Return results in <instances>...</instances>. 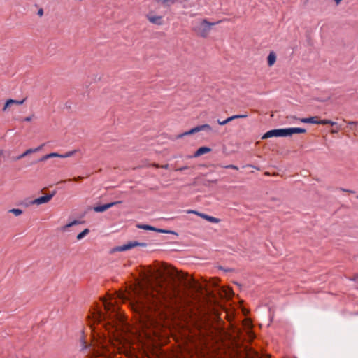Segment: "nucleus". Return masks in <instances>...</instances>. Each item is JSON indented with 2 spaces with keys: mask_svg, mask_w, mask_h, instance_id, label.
I'll use <instances>...</instances> for the list:
<instances>
[{
  "mask_svg": "<svg viewBox=\"0 0 358 358\" xmlns=\"http://www.w3.org/2000/svg\"><path fill=\"white\" fill-rule=\"evenodd\" d=\"M137 227L138 229H144V230L154 231H156V232H158V233L171 234H175L174 231H170V230H165V229H157V228H155V227H154L152 226L147 225V224H138Z\"/></svg>",
  "mask_w": 358,
  "mask_h": 358,
  "instance_id": "423d86ee",
  "label": "nucleus"
},
{
  "mask_svg": "<svg viewBox=\"0 0 358 358\" xmlns=\"http://www.w3.org/2000/svg\"><path fill=\"white\" fill-rule=\"evenodd\" d=\"M139 243L138 242H134V243H129L127 244H124L120 247L118 248L119 251H125L127 250H129L135 246L138 245Z\"/></svg>",
  "mask_w": 358,
  "mask_h": 358,
  "instance_id": "ddd939ff",
  "label": "nucleus"
},
{
  "mask_svg": "<svg viewBox=\"0 0 358 358\" xmlns=\"http://www.w3.org/2000/svg\"><path fill=\"white\" fill-rule=\"evenodd\" d=\"M290 135L291 128L273 129L266 132L263 135L262 139H266L271 137L288 136Z\"/></svg>",
  "mask_w": 358,
  "mask_h": 358,
  "instance_id": "20e7f679",
  "label": "nucleus"
},
{
  "mask_svg": "<svg viewBox=\"0 0 358 358\" xmlns=\"http://www.w3.org/2000/svg\"><path fill=\"white\" fill-rule=\"evenodd\" d=\"M318 124H322V125L331 124V125L334 126V125L336 124V122H333L330 120H318Z\"/></svg>",
  "mask_w": 358,
  "mask_h": 358,
  "instance_id": "aec40b11",
  "label": "nucleus"
},
{
  "mask_svg": "<svg viewBox=\"0 0 358 358\" xmlns=\"http://www.w3.org/2000/svg\"><path fill=\"white\" fill-rule=\"evenodd\" d=\"M80 223L79 221H77V220H74L70 223H68L66 224V225L63 226L62 229V231H66L68 230V229L73 225H76V224H78Z\"/></svg>",
  "mask_w": 358,
  "mask_h": 358,
  "instance_id": "a211bd4d",
  "label": "nucleus"
},
{
  "mask_svg": "<svg viewBox=\"0 0 358 358\" xmlns=\"http://www.w3.org/2000/svg\"><path fill=\"white\" fill-rule=\"evenodd\" d=\"M80 342L82 343L83 348H87V346L86 345V341H85L84 338L82 337Z\"/></svg>",
  "mask_w": 358,
  "mask_h": 358,
  "instance_id": "cd10ccee",
  "label": "nucleus"
},
{
  "mask_svg": "<svg viewBox=\"0 0 358 358\" xmlns=\"http://www.w3.org/2000/svg\"><path fill=\"white\" fill-rule=\"evenodd\" d=\"M211 149L208 147H201L194 153V157H197L206 153L210 152Z\"/></svg>",
  "mask_w": 358,
  "mask_h": 358,
  "instance_id": "f8f14e48",
  "label": "nucleus"
},
{
  "mask_svg": "<svg viewBox=\"0 0 358 358\" xmlns=\"http://www.w3.org/2000/svg\"><path fill=\"white\" fill-rule=\"evenodd\" d=\"M161 1H162L163 3L166 4V5H171V4L174 3V2H175L174 0H161Z\"/></svg>",
  "mask_w": 358,
  "mask_h": 358,
  "instance_id": "393cba45",
  "label": "nucleus"
},
{
  "mask_svg": "<svg viewBox=\"0 0 358 358\" xmlns=\"http://www.w3.org/2000/svg\"><path fill=\"white\" fill-rule=\"evenodd\" d=\"M185 169H186V167H182V168H180L178 170L182 171V170H185Z\"/></svg>",
  "mask_w": 358,
  "mask_h": 358,
  "instance_id": "4c0bfd02",
  "label": "nucleus"
},
{
  "mask_svg": "<svg viewBox=\"0 0 358 358\" xmlns=\"http://www.w3.org/2000/svg\"><path fill=\"white\" fill-rule=\"evenodd\" d=\"M201 131H202V128H201V126H197L196 127H194V128L191 129L189 131H186V132L179 135V137L182 138V137H183L185 136L191 135V134L197 133V132Z\"/></svg>",
  "mask_w": 358,
  "mask_h": 358,
  "instance_id": "2eb2a0df",
  "label": "nucleus"
},
{
  "mask_svg": "<svg viewBox=\"0 0 358 358\" xmlns=\"http://www.w3.org/2000/svg\"><path fill=\"white\" fill-rule=\"evenodd\" d=\"M292 119H294V117H292ZM294 119H296V120H300V119H297V118H296V117H294Z\"/></svg>",
  "mask_w": 358,
  "mask_h": 358,
  "instance_id": "58836bf2",
  "label": "nucleus"
},
{
  "mask_svg": "<svg viewBox=\"0 0 358 358\" xmlns=\"http://www.w3.org/2000/svg\"><path fill=\"white\" fill-rule=\"evenodd\" d=\"M224 168H226V169H234V170H238V166H236L235 165H227V166H224Z\"/></svg>",
  "mask_w": 358,
  "mask_h": 358,
  "instance_id": "bb28decb",
  "label": "nucleus"
},
{
  "mask_svg": "<svg viewBox=\"0 0 358 358\" xmlns=\"http://www.w3.org/2000/svg\"><path fill=\"white\" fill-rule=\"evenodd\" d=\"M148 20L157 25H161L163 23V17L161 15H157L153 13H148L146 15Z\"/></svg>",
  "mask_w": 358,
  "mask_h": 358,
  "instance_id": "0eeeda50",
  "label": "nucleus"
},
{
  "mask_svg": "<svg viewBox=\"0 0 358 358\" xmlns=\"http://www.w3.org/2000/svg\"><path fill=\"white\" fill-rule=\"evenodd\" d=\"M338 132V129L336 130H331V133L334 134V133H337Z\"/></svg>",
  "mask_w": 358,
  "mask_h": 358,
  "instance_id": "e433bc0d",
  "label": "nucleus"
},
{
  "mask_svg": "<svg viewBox=\"0 0 358 358\" xmlns=\"http://www.w3.org/2000/svg\"><path fill=\"white\" fill-rule=\"evenodd\" d=\"M50 158L49 154L44 155L40 161H45Z\"/></svg>",
  "mask_w": 358,
  "mask_h": 358,
  "instance_id": "c85d7f7f",
  "label": "nucleus"
},
{
  "mask_svg": "<svg viewBox=\"0 0 358 358\" xmlns=\"http://www.w3.org/2000/svg\"><path fill=\"white\" fill-rule=\"evenodd\" d=\"M267 64L268 66H273L277 60V54L274 51H271L267 56Z\"/></svg>",
  "mask_w": 358,
  "mask_h": 358,
  "instance_id": "9d476101",
  "label": "nucleus"
},
{
  "mask_svg": "<svg viewBox=\"0 0 358 358\" xmlns=\"http://www.w3.org/2000/svg\"><path fill=\"white\" fill-rule=\"evenodd\" d=\"M358 276V274L355 275L353 278V280L356 281L357 282H358V278H357Z\"/></svg>",
  "mask_w": 358,
  "mask_h": 358,
  "instance_id": "2f4dec72",
  "label": "nucleus"
},
{
  "mask_svg": "<svg viewBox=\"0 0 358 358\" xmlns=\"http://www.w3.org/2000/svg\"><path fill=\"white\" fill-rule=\"evenodd\" d=\"M357 198H358V196H357Z\"/></svg>",
  "mask_w": 358,
  "mask_h": 358,
  "instance_id": "a19ab883",
  "label": "nucleus"
},
{
  "mask_svg": "<svg viewBox=\"0 0 358 358\" xmlns=\"http://www.w3.org/2000/svg\"><path fill=\"white\" fill-rule=\"evenodd\" d=\"M180 278L178 271L170 266H148L141 271V279L118 292L117 298L129 302L142 329L160 325L166 317L168 299L175 294L172 284Z\"/></svg>",
  "mask_w": 358,
  "mask_h": 358,
  "instance_id": "f257e3e1",
  "label": "nucleus"
},
{
  "mask_svg": "<svg viewBox=\"0 0 358 358\" xmlns=\"http://www.w3.org/2000/svg\"><path fill=\"white\" fill-rule=\"evenodd\" d=\"M9 213H13L15 216H20L22 214V210L19 208H13L9 210Z\"/></svg>",
  "mask_w": 358,
  "mask_h": 358,
  "instance_id": "412c9836",
  "label": "nucleus"
},
{
  "mask_svg": "<svg viewBox=\"0 0 358 358\" xmlns=\"http://www.w3.org/2000/svg\"><path fill=\"white\" fill-rule=\"evenodd\" d=\"M116 302V299L109 297L104 298L101 300V307H103V310L101 307L96 308L92 313V319L94 321L101 322L108 319V323L106 325V329L108 331L109 338L98 339L94 336V341L92 345L101 347L103 352L101 354L106 352H119L122 353L127 349V342L121 336L119 332V327L117 326V320H120L117 308L115 306L114 303Z\"/></svg>",
  "mask_w": 358,
  "mask_h": 358,
  "instance_id": "f03ea898",
  "label": "nucleus"
},
{
  "mask_svg": "<svg viewBox=\"0 0 358 358\" xmlns=\"http://www.w3.org/2000/svg\"><path fill=\"white\" fill-rule=\"evenodd\" d=\"M358 124L357 122H353V121H349L348 122V124L352 126V125H357Z\"/></svg>",
  "mask_w": 358,
  "mask_h": 358,
  "instance_id": "7c9ffc66",
  "label": "nucleus"
},
{
  "mask_svg": "<svg viewBox=\"0 0 358 358\" xmlns=\"http://www.w3.org/2000/svg\"><path fill=\"white\" fill-rule=\"evenodd\" d=\"M62 155L57 154L56 152H52L49 154L50 158L52 157H61Z\"/></svg>",
  "mask_w": 358,
  "mask_h": 358,
  "instance_id": "a878e982",
  "label": "nucleus"
},
{
  "mask_svg": "<svg viewBox=\"0 0 358 358\" xmlns=\"http://www.w3.org/2000/svg\"><path fill=\"white\" fill-rule=\"evenodd\" d=\"M25 121L27 122H29L31 120V117H27L25 119H24Z\"/></svg>",
  "mask_w": 358,
  "mask_h": 358,
  "instance_id": "473e14b6",
  "label": "nucleus"
},
{
  "mask_svg": "<svg viewBox=\"0 0 358 358\" xmlns=\"http://www.w3.org/2000/svg\"><path fill=\"white\" fill-rule=\"evenodd\" d=\"M318 117H310L306 118H301L300 119V122L303 123H312V124H318Z\"/></svg>",
  "mask_w": 358,
  "mask_h": 358,
  "instance_id": "4468645a",
  "label": "nucleus"
},
{
  "mask_svg": "<svg viewBox=\"0 0 358 358\" xmlns=\"http://www.w3.org/2000/svg\"><path fill=\"white\" fill-rule=\"evenodd\" d=\"M38 14H39L40 15H43V10H40L38 11Z\"/></svg>",
  "mask_w": 358,
  "mask_h": 358,
  "instance_id": "c9c22d12",
  "label": "nucleus"
},
{
  "mask_svg": "<svg viewBox=\"0 0 358 358\" xmlns=\"http://www.w3.org/2000/svg\"><path fill=\"white\" fill-rule=\"evenodd\" d=\"M247 117H248V115L246 113L243 114V115H233V116H231V117L227 118L226 120H224L223 121L218 120L217 122L220 125H224L234 120L239 119V118H245Z\"/></svg>",
  "mask_w": 358,
  "mask_h": 358,
  "instance_id": "1a4fd4ad",
  "label": "nucleus"
},
{
  "mask_svg": "<svg viewBox=\"0 0 358 358\" xmlns=\"http://www.w3.org/2000/svg\"><path fill=\"white\" fill-rule=\"evenodd\" d=\"M357 278H358V276Z\"/></svg>",
  "mask_w": 358,
  "mask_h": 358,
  "instance_id": "ea45409f",
  "label": "nucleus"
},
{
  "mask_svg": "<svg viewBox=\"0 0 358 358\" xmlns=\"http://www.w3.org/2000/svg\"><path fill=\"white\" fill-rule=\"evenodd\" d=\"M341 1H342V0H334V1L336 2V3L337 5H338V4L341 3Z\"/></svg>",
  "mask_w": 358,
  "mask_h": 358,
  "instance_id": "f704fd0d",
  "label": "nucleus"
},
{
  "mask_svg": "<svg viewBox=\"0 0 358 358\" xmlns=\"http://www.w3.org/2000/svg\"><path fill=\"white\" fill-rule=\"evenodd\" d=\"M340 190L342 192H345L354 193L353 191L350 190V189H345L344 188H340Z\"/></svg>",
  "mask_w": 358,
  "mask_h": 358,
  "instance_id": "c756f323",
  "label": "nucleus"
},
{
  "mask_svg": "<svg viewBox=\"0 0 358 358\" xmlns=\"http://www.w3.org/2000/svg\"><path fill=\"white\" fill-rule=\"evenodd\" d=\"M306 130L303 128L299 127H292V134H300V133H306Z\"/></svg>",
  "mask_w": 358,
  "mask_h": 358,
  "instance_id": "4be33fe9",
  "label": "nucleus"
},
{
  "mask_svg": "<svg viewBox=\"0 0 358 358\" xmlns=\"http://www.w3.org/2000/svg\"><path fill=\"white\" fill-rule=\"evenodd\" d=\"M90 233V230L88 229H84L82 232L77 235V240L80 241L83 239L85 236H87Z\"/></svg>",
  "mask_w": 358,
  "mask_h": 358,
  "instance_id": "6ab92c4d",
  "label": "nucleus"
},
{
  "mask_svg": "<svg viewBox=\"0 0 358 358\" xmlns=\"http://www.w3.org/2000/svg\"><path fill=\"white\" fill-rule=\"evenodd\" d=\"M3 150H0V158L3 155Z\"/></svg>",
  "mask_w": 358,
  "mask_h": 358,
  "instance_id": "72a5a7b5",
  "label": "nucleus"
},
{
  "mask_svg": "<svg viewBox=\"0 0 358 358\" xmlns=\"http://www.w3.org/2000/svg\"><path fill=\"white\" fill-rule=\"evenodd\" d=\"M41 147H38L36 148H31V149H28L27 150L24 152H23L22 155H20V156H18L17 157V159H20L21 158H23L24 157H26L27 155H29V154H31V153H34V152H38L41 150Z\"/></svg>",
  "mask_w": 358,
  "mask_h": 358,
  "instance_id": "dca6fc26",
  "label": "nucleus"
},
{
  "mask_svg": "<svg viewBox=\"0 0 358 358\" xmlns=\"http://www.w3.org/2000/svg\"><path fill=\"white\" fill-rule=\"evenodd\" d=\"M201 126V128H202V131L203 130H207V131H210L211 130V127L209 125V124H203V125H200Z\"/></svg>",
  "mask_w": 358,
  "mask_h": 358,
  "instance_id": "b1692460",
  "label": "nucleus"
},
{
  "mask_svg": "<svg viewBox=\"0 0 358 358\" xmlns=\"http://www.w3.org/2000/svg\"><path fill=\"white\" fill-rule=\"evenodd\" d=\"M218 23L219 22H210L206 19H197L192 22V29L199 36L206 37L209 34L212 27Z\"/></svg>",
  "mask_w": 358,
  "mask_h": 358,
  "instance_id": "7ed1b4c3",
  "label": "nucleus"
},
{
  "mask_svg": "<svg viewBox=\"0 0 358 358\" xmlns=\"http://www.w3.org/2000/svg\"><path fill=\"white\" fill-rule=\"evenodd\" d=\"M75 152H76V150L67 152L65 154L62 155L61 158L70 157L73 156L75 154Z\"/></svg>",
  "mask_w": 358,
  "mask_h": 358,
  "instance_id": "5701e85b",
  "label": "nucleus"
},
{
  "mask_svg": "<svg viewBox=\"0 0 358 358\" xmlns=\"http://www.w3.org/2000/svg\"><path fill=\"white\" fill-rule=\"evenodd\" d=\"M54 195H55V194L52 193V194H45L44 196H40L38 198H36V199L32 200L30 202V204L39 206L41 204L47 203L52 199V198L53 197Z\"/></svg>",
  "mask_w": 358,
  "mask_h": 358,
  "instance_id": "39448f33",
  "label": "nucleus"
},
{
  "mask_svg": "<svg viewBox=\"0 0 358 358\" xmlns=\"http://www.w3.org/2000/svg\"><path fill=\"white\" fill-rule=\"evenodd\" d=\"M187 213L196 214V215H199L200 217H201L202 218H203V219L206 220L207 221L212 222V223H218L220 222V220L216 217L208 215L206 214L200 213H198L194 210H189Z\"/></svg>",
  "mask_w": 358,
  "mask_h": 358,
  "instance_id": "6e6552de",
  "label": "nucleus"
},
{
  "mask_svg": "<svg viewBox=\"0 0 358 358\" xmlns=\"http://www.w3.org/2000/svg\"><path fill=\"white\" fill-rule=\"evenodd\" d=\"M115 203H116L113 202V203H107V204L102 205V206H99L94 207V210L96 212H103V211L108 210V208H110V207L113 206Z\"/></svg>",
  "mask_w": 358,
  "mask_h": 358,
  "instance_id": "9b49d317",
  "label": "nucleus"
},
{
  "mask_svg": "<svg viewBox=\"0 0 358 358\" xmlns=\"http://www.w3.org/2000/svg\"><path fill=\"white\" fill-rule=\"evenodd\" d=\"M24 103V100H22V101H16V100H13V99H9L6 101V104H5V106L3 108V110H6L8 108H9L10 106H11L13 104H17V105H21Z\"/></svg>",
  "mask_w": 358,
  "mask_h": 358,
  "instance_id": "f3484780",
  "label": "nucleus"
}]
</instances>
